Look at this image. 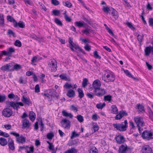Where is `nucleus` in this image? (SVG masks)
Listing matches in <instances>:
<instances>
[{"label": "nucleus", "mask_w": 153, "mask_h": 153, "mask_svg": "<svg viewBox=\"0 0 153 153\" xmlns=\"http://www.w3.org/2000/svg\"><path fill=\"white\" fill-rule=\"evenodd\" d=\"M111 113L117 114L118 113V109L116 105H112L111 106Z\"/></svg>", "instance_id": "25"}, {"label": "nucleus", "mask_w": 153, "mask_h": 153, "mask_svg": "<svg viewBox=\"0 0 153 153\" xmlns=\"http://www.w3.org/2000/svg\"><path fill=\"white\" fill-rule=\"evenodd\" d=\"M30 119L32 121H34L36 118V114L33 111H30L29 114Z\"/></svg>", "instance_id": "33"}, {"label": "nucleus", "mask_w": 153, "mask_h": 153, "mask_svg": "<svg viewBox=\"0 0 153 153\" xmlns=\"http://www.w3.org/2000/svg\"><path fill=\"white\" fill-rule=\"evenodd\" d=\"M67 11L65 10V11L63 13V14L64 15L65 19L67 22H71V21L72 19L71 18L69 17L68 16L67 14Z\"/></svg>", "instance_id": "35"}, {"label": "nucleus", "mask_w": 153, "mask_h": 153, "mask_svg": "<svg viewBox=\"0 0 153 153\" xmlns=\"http://www.w3.org/2000/svg\"><path fill=\"white\" fill-rule=\"evenodd\" d=\"M88 82V79L86 78H84L82 82V86L83 87L85 88L87 85V82Z\"/></svg>", "instance_id": "50"}, {"label": "nucleus", "mask_w": 153, "mask_h": 153, "mask_svg": "<svg viewBox=\"0 0 153 153\" xmlns=\"http://www.w3.org/2000/svg\"><path fill=\"white\" fill-rule=\"evenodd\" d=\"M38 61L37 57L36 56H33L31 59V62L32 64L33 65H36L35 63L37 62Z\"/></svg>", "instance_id": "48"}, {"label": "nucleus", "mask_w": 153, "mask_h": 153, "mask_svg": "<svg viewBox=\"0 0 153 153\" xmlns=\"http://www.w3.org/2000/svg\"><path fill=\"white\" fill-rule=\"evenodd\" d=\"M112 96L110 95H108L105 96L104 97V100L105 101H108L110 102L111 100Z\"/></svg>", "instance_id": "39"}, {"label": "nucleus", "mask_w": 153, "mask_h": 153, "mask_svg": "<svg viewBox=\"0 0 153 153\" xmlns=\"http://www.w3.org/2000/svg\"><path fill=\"white\" fill-rule=\"evenodd\" d=\"M70 109L75 112H76L78 111V108L73 105L71 106Z\"/></svg>", "instance_id": "64"}, {"label": "nucleus", "mask_w": 153, "mask_h": 153, "mask_svg": "<svg viewBox=\"0 0 153 153\" xmlns=\"http://www.w3.org/2000/svg\"><path fill=\"white\" fill-rule=\"evenodd\" d=\"M7 34L10 35V36H12L14 37L16 36L15 33L13 32L12 30L10 29L8 30Z\"/></svg>", "instance_id": "55"}, {"label": "nucleus", "mask_w": 153, "mask_h": 153, "mask_svg": "<svg viewBox=\"0 0 153 153\" xmlns=\"http://www.w3.org/2000/svg\"><path fill=\"white\" fill-rule=\"evenodd\" d=\"M77 120L80 122H82L83 121V118L82 116L81 115H78L77 116Z\"/></svg>", "instance_id": "62"}, {"label": "nucleus", "mask_w": 153, "mask_h": 153, "mask_svg": "<svg viewBox=\"0 0 153 153\" xmlns=\"http://www.w3.org/2000/svg\"><path fill=\"white\" fill-rule=\"evenodd\" d=\"M34 149V148L33 146H27V147L25 152L26 153H33Z\"/></svg>", "instance_id": "24"}, {"label": "nucleus", "mask_w": 153, "mask_h": 153, "mask_svg": "<svg viewBox=\"0 0 153 153\" xmlns=\"http://www.w3.org/2000/svg\"><path fill=\"white\" fill-rule=\"evenodd\" d=\"M4 24V19L3 15L0 14V25H3Z\"/></svg>", "instance_id": "54"}, {"label": "nucleus", "mask_w": 153, "mask_h": 153, "mask_svg": "<svg viewBox=\"0 0 153 153\" xmlns=\"http://www.w3.org/2000/svg\"><path fill=\"white\" fill-rule=\"evenodd\" d=\"M67 75L63 73L59 76V77L62 79L65 80V81H70L69 78L67 77Z\"/></svg>", "instance_id": "32"}, {"label": "nucleus", "mask_w": 153, "mask_h": 153, "mask_svg": "<svg viewBox=\"0 0 153 153\" xmlns=\"http://www.w3.org/2000/svg\"><path fill=\"white\" fill-rule=\"evenodd\" d=\"M126 24L127 25L128 27L131 29L134 30L135 29V27L133 26L131 22H127L126 23Z\"/></svg>", "instance_id": "58"}, {"label": "nucleus", "mask_w": 153, "mask_h": 153, "mask_svg": "<svg viewBox=\"0 0 153 153\" xmlns=\"http://www.w3.org/2000/svg\"><path fill=\"white\" fill-rule=\"evenodd\" d=\"M117 143L119 144L123 143L125 141V138L123 136L119 135L115 137Z\"/></svg>", "instance_id": "12"}, {"label": "nucleus", "mask_w": 153, "mask_h": 153, "mask_svg": "<svg viewBox=\"0 0 153 153\" xmlns=\"http://www.w3.org/2000/svg\"><path fill=\"white\" fill-rule=\"evenodd\" d=\"M145 55L146 56H148L150 53L153 55V48L152 46H149L146 47L144 49Z\"/></svg>", "instance_id": "13"}, {"label": "nucleus", "mask_w": 153, "mask_h": 153, "mask_svg": "<svg viewBox=\"0 0 153 153\" xmlns=\"http://www.w3.org/2000/svg\"><path fill=\"white\" fill-rule=\"evenodd\" d=\"M102 78V79L106 82H114L115 79V75L114 73L108 70L104 71Z\"/></svg>", "instance_id": "1"}, {"label": "nucleus", "mask_w": 153, "mask_h": 153, "mask_svg": "<svg viewBox=\"0 0 153 153\" xmlns=\"http://www.w3.org/2000/svg\"><path fill=\"white\" fill-rule=\"evenodd\" d=\"M93 54L95 58L98 59H101V57L98 55V53L97 51H95L94 52Z\"/></svg>", "instance_id": "56"}, {"label": "nucleus", "mask_w": 153, "mask_h": 153, "mask_svg": "<svg viewBox=\"0 0 153 153\" xmlns=\"http://www.w3.org/2000/svg\"><path fill=\"white\" fill-rule=\"evenodd\" d=\"M23 128H28L30 126L29 121L27 119H24L22 122Z\"/></svg>", "instance_id": "21"}, {"label": "nucleus", "mask_w": 153, "mask_h": 153, "mask_svg": "<svg viewBox=\"0 0 153 153\" xmlns=\"http://www.w3.org/2000/svg\"><path fill=\"white\" fill-rule=\"evenodd\" d=\"M134 120L137 125L139 132L140 133L141 132L140 127L143 126L145 125V123L143 117L137 116L134 118Z\"/></svg>", "instance_id": "2"}, {"label": "nucleus", "mask_w": 153, "mask_h": 153, "mask_svg": "<svg viewBox=\"0 0 153 153\" xmlns=\"http://www.w3.org/2000/svg\"><path fill=\"white\" fill-rule=\"evenodd\" d=\"M51 4L54 5L56 6L59 4V2L57 0H51Z\"/></svg>", "instance_id": "63"}, {"label": "nucleus", "mask_w": 153, "mask_h": 153, "mask_svg": "<svg viewBox=\"0 0 153 153\" xmlns=\"http://www.w3.org/2000/svg\"><path fill=\"white\" fill-rule=\"evenodd\" d=\"M137 39L139 42V43H141L142 42L143 39V34L140 35L138 34L137 35Z\"/></svg>", "instance_id": "49"}, {"label": "nucleus", "mask_w": 153, "mask_h": 153, "mask_svg": "<svg viewBox=\"0 0 153 153\" xmlns=\"http://www.w3.org/2000/svg\"><path fill=\"white\" fill-rule=\"evenodd\" d=\"M113 127L117 130L120 131H124L126 130L125 126L124 124L120 123H114L113 124Z\"/></svg>", "instance_id": "9"}, {"label": "nucleus", "mask_w": 153, "mask_h": 153, "mask_svg": "<svg viewBox=\"0 0 153 153\" xmlns=\"http://www.w3.org/2000/svg\"><path fill=\"white\" fill-rule=\"evenodd\" d=\"M2 115L6 117H11L13 114L12 110L9 108H6L4 109L2 112Z\"/></svg>", "instance_id": "5"}, {"label": "nucleus", "mask_w": 153, "mask_h": 153, "mask_svg": "<svg viewBox=\"0 0 153 153\" xmlns=\"http://www.w3.org/2000/svg\"><path fill=\"white\" fill-rule=\"evenodd\" d=\"M77 152L76 150L74 148H73L67 150L65 152V153H76Z\"/></svg>", "instance_id": "36"}, {"label": "nucleus", "mask_w": 153, "mask_h": 153, "mask_svg": "<svg viewBox=\"0 0 153 153\" xmlns=\"http://www.w3.org/2000/svg\"><path fill=\"white\" fill-rule=\"evenodd\" d=\"M11 66L10 64H6L5 65L2 66L1 68V70L3 71H13L14 69L12 70L10 69V68Z\"/></svg>", "instance_id": "19"}, {"label": "nucleus", "mask_w": 153, "mask_h": 153, "mask_svg": "<svg viewBox=\"0 0 153 153\" xmlns=\"http://www.w3.org/2000/svg\"><path fill=\"white\" fill-rule=\"evenodd\" d=\"M136 109L137 110V111L139 113H143L145 111L144 106L142 104H140V103H138L137 105Z\"/></svg>", "instance_id": "18"}, {"label": "nucleus", "mask_w": 153, "mask_h": 153, "mask_svg": "<svg viewBox=\"0 0 153 153\" xmlns=\"http://www.w3.org/2000/svg\"><path fill=\"white\" fill-rule=\"evenodd\" d=\"M6 97L5 95H1L0 94V102H3L6 100Z\"/></svg>", "instance_id": "53"}, {"label": "nucleus", "mask_w": 153, "mask_h": 153, "mask_svg": "<svg viewBox=\"0 0 153 153\" xmlns=\"http://www.w3.org/2000/svg\"><path fill=\"white\" fill-rule=\"evenodd\" d=\"M142 152V153H152V148L147 145H145L143 147Z\"/></svg>", "instance_id": "14"}, {"label": "nucleus", "mask_w": 153, "mask_h": 153, "mask_svg": "<svg viewBox=\"0 0 153 153\" xmlns=\"http://www.w3.org/2000/svg\"><path fill=\"white\" fill-rule=\"evenodd\" d=\"M89 153H98L97 150L95 147H92L90 149Z\"/></svg>", "instance_id": "44"}, {"label": "nucleus", "mask_w": 153, "mask_h": 153, "mask_svg": "<svg viewBox=\"0 0 153 153\" xmlns=\"http://www.w3.org/2000/svg\"><path fill=\"white\" fill-rule=\"evenodd\" d=\"M67 95L69 97H74L75 95L74 91L73 89H70L67 92Z\"/></svg>", "instance_id": "22"}, {"label": "nucleus", "mask_w": 153, "mask_h": 153, "mask_svg": "<svg viewBox=\"0 0 153 153\" xmlns=\"http://www.w3.org/2000/svg\"><path fill=\"white\" fill-rule=\"evenodd\" d=\"M73 46H74V48L75 49H78L79 50L83 53L84 54L85 53V52L83 51V49L79 47L78 45H76L75 44H74L73 45Z\"/></svg>", "instance_id": "42"}, {"label": "nucleus", "mask_w": 153, "mask_h": 153, "mask_svg": "<svg viewBox=\"0 0 153 153\" xmlns=\"http://www.w3.org/2000/svg\"><path fill=\"white\" fill-rule=\"evenodd\" d=\"M7 143L8 142L5 138L2 137L0 138V144L1 146H4L7 144Z\"/></svg>", "instance_id": "29"}, {"label": "nucleus", "mask_w": 153, "mask_h": 153, "mask_svg": "<svg viewBox=\"0 0 153 153\" xmlns=\"http://www.w3.org/2000/svg\"><path fill=\"white\" fill-rule=\"evenodd\" d=\"M62 3L64 6L68 8L71 7L72 6L71 3L70 2L68 1H63L62 2Z\"/></svg>", "instance_id": "41"}, {"label": "nucleus", "mask_w": 153, "mask_h": 153, "mask_svg": "<svg viewBox=\"0 0 153 153\" xmlns=\"http://www.w3.org/2000/svg\"><path fill=\"white\" fill-rule=\"evenodd\" d=\"M8 103L10 106L17 110L20 108L19 106H24V104L21 102H15L13 101H10Z\"/></svg>", "instance_id": "7"}, {"label": "nucleus", "mask_w": 153, "mask_h": 153, "mask_svg": "<svg viewBox=\"0 0 153 153\" xmlns=\"http://www.w3.org/2000/svg\"><path fill=\"white\" fill-rule=\"evenodd\" d=\"M132 149L125 143L122 144L118 149V153H131Z\"/></svg>", "instance_id": "3"}, {"label": "nucleus", "mask_w": 153, "mask_h": 153, "mask_svg": "<svg viewBox=\"0 0 153 153\" xmlns=\"http://www.w3.org/2000/svg\"><path fill=\"white\" fill-rule=\"evenodd\" d=\"M62 126L66 129H69L70 127V122L66 118L63 119L61 122Z\"/></svg>", "instance_id": "11"}, {"label": "nucleus", "mask_w": 153, "mask_h": 153, "mask_svg": "<svg viewBox=\"0 0 153 153\" xmlns=\"http://www.w3.org/2000/svg\"><path fill=\"white\" fill-rule=\"evenodd\" d=\"M93 128L94 132H95L98 131L99 129V126L96 123H93Z\"/></svg>", "instance_id": "47"}, {"label": "nucleus", "mask_w": 153, "mask_h": 153, "mask_svg": "<svg viewBox=\"0 0 153 153\" xmlns=\"http://www.w3.org/2000/svg\"><path fill=\"white\" fill-rule=\"evenodd\" d=\"M14 26L15 27L18 26L21 28H24L25 27L24 23L21 21H20L18 23L17 22H15Z\"/></svg>", "instance_id": "26"}, {"label": "nucleus", "mask_w": 153, "mask_h": 153, "mask_svg": "<svg viewBox=\"0 0 153 153\" xmlns=\"http://www.w3.org/2000/svg\"><path fill=\"white\" fill-rule=\"evenodd\" d=\"M22 101L25 103L26 104L28 105H30L31 103V102L30 101V100L27 97H25L24 96L22 97Z\"/></svg>", "instance_id": "31"}, {"label": "nucleus", "mask_w": 153, "mask_h": 153, "mask_svg": "<svg viewBox=\"0 0 153 153\" xmlns=\"http://www.w3.org/2000/svg\"><path fill=\"white\" fill-rule=\"evenodd\" d=\"M112 8L108 6H103L102 8V10L105 13L108 14L111 11Z\"/></svg>", "instance_id": "23"}, {"label": "nucleus", "mask_w": 153, "mask_h": 153, "mask_svg": "<svg viewBox=\"0 0 153 153\" xmlns=\"http://www.w3.org/2000/svg\"><path fill=\"white\" fill-rule=\"evenodd\" d=\"M54 137V134L53 132L48 133L47 135V137L49 139H51Z\"/></svg>", "instance_id": "57"}, {"label": "nucleus", "mask_w": 153, "mask_h": 153, "mask_svg": "<svg viewBox=\"0 0 153 153\" xmlns=\"http://www.w3.org/2000/svg\"><path fill=\"white\" fill-rule=\"evenodd\" d=\"M92 85L94 89H97L100 88L101 83L100 80L97 79L94 81Z\"/></svg>", "instance_id": "17"}, {"label": "nucleus", "mask_w": 153, "mask_h": 153, "mask_svg": "<svg viewBox=\"0 0 153 153\" xmlns=\"http://www.w3.org/2000/svg\"><path fill=\"white\" fill-rule=\"evenodd\" d=\"M105 105V104L104 102L102 104V103H100L97 104L96 105L97 108L99 109H102Z\"/></svg>", "instance_id": "43"}, {"label": "nucleus", "mask_w": 153, "mask_h": 153, "mask_svg": "<svg viewBox=\"0 0 153 153\" xmlns=\"http://www.w3.org/2000/svg\"><path fill=\"white\" fill-rule=\"evenodd\" d=\"M78 91L79 93L78 96L80 98H82L84 96V94L82 88H79L78 89Z\"/></svg>", "instance_id": "34"}, {"label": "nucleus", "mask_w": 153, "mask_h": 153, "mask_svg": "<svg viewBox=\"0 0 153 153\" xmlns=\"http://www.w3.org/2000/svg\"><path fill=\"white\" fill-rule=\"evenodd\" d=\"M125 73L128 77H131L132 78L134 79H137L135 77H133V75H132L130 73V72L128 70H125L124 71Z\"/></svg>", "instance_id": "45"}, {"label": "nucleus", "mask_w": 153, "mask_h": 153, "mask_svg": "<svg viewBox=\"0 0 153 153\" xmlns=\"http://www.w3.org/2000/svg\"><path fill=\"white\" fill-rule=\"evenodd\" d=\"M7 20L13 23L14 25L15 24V22H16V20L11 16L9 15L7 17Z\"/></svg>", "instance_id": "46"}, {"label": "nucleus", "mask_w": 153, "mask_h": 153, "mask_svg": "<svg viewBox=\"0 0 153 153\" xmlns=\"http://www.w3.org/2000/svg\"><path fill=\"white\" fill-rule=\"evenodd\" d=\"M16 141L19 143L23 144L26 142V137L22 135L16 137Z\"/></svg>", "instance_id": "15"}, {"label": "nucleus", "mask_w": 153, "mask_h": 153, "mask_svg": "<svg viewBox=\"0 0 153 153\" xmlns=\"http://www.w3.org/2000/svg\"><path fill=\"white\" fill-rule=\"evenodd\" d=\"M48 65L51 68V72H55L57 70V62L56 60L53 59L49 63Z\"/></svg>", "instance_id": "6"}, {"label": "nucleus", "mask_w": 153, "mask_h": 153, "mask_svg": "<svg viewBox=\"0 0 153 153\" xmlns=\"http://www.w3.org/2000/svg\"><path fill=\"white\" fill-rule=\"evenodd\" d=\"M90 28V27L88 26L87 28L85 30L82 31V33L86 35L88 34L91 32Z\"/></svg>", "instance_id": "38"}, {"label": "nucleus", "mask_w": 153, "mask_h": 153, "mask_svg": "<svg viewBox=\"0 0 153 153\" xmlns=\"http://www.w3.org/2000/svg\"><path fill=\"white\" fill-rule=\"evenodd\" d=\"M55 22L58 26H62L63 25L62 23L60 20L57 18L54 19Z\"/></svg>", "instance_id": "40"}, {"label": "nucleus", "mask_w": 153, "mask_h": 153, "mask_svg": "<svg viewBox=\"0 0 153 153\" xmlns=\"http://www.w3.org/2000/svg\"><path fill=\"white\" fill-rule=\"evenodd\" d=\"M7 52H8L9 56H11L13 53H14L15 52V50L14 48L11 47L7 49Z\"/></svg>", "instance_id": "37"}, {"label": "nucleus", "mask_w": 153, "mask_h": 153, "mask_svg": "<svg viewBox=\"0 0 153 153\" xmlns=\"http://www.w3.org/2000/svg\"><path fill=\"white\" fill-rule=\"evenodd\" d=\"M62 115L65 117H69L70 118H72L73 117V115L71 113H68L65 110H63L62 112Z\"/></svg>", "instance_id": "28"}, {"label": "nucleus", "mask_w": 153, "mask_h": 153, "mask_svg": "<svg viewBox=\"0 0 153 153\" xmlns=\"http://www.w3.org/2000/svg\"><path fill=\"white\" fill-rule=\"evenodd\" d=\"M153 133L151 131L146 130L144 131L142 134L143 138L144 139L149 140L153 138L152 137Z\"/></svg>", "instance_id": "4"}, {"label": "nucleus", "mask_w": 153, "mask_h": 153, "mask_svg": "<svg viewBox=\"0 0 153 153\" xmlns=\"http://www.w3.org/2000/svg\"><path fill=\"white\" fill-rule=\"evenodd\" d=\"M14 45L18 47H20L22 46V44L21 42L18 40H16L14 43Z\"/></svg>", "instance_id": "60"}, {"label": "nucleus", "mask_w": 153, "mask_h": 153, "mask_svg": "<svg viewBox=\"0 0 153 153\" xmlns=\"http://www.w3.org/2000/svg\"><path fill=\"white\" fill-rule=\"evenodd\" d=\"M75 26L79 28L82 27H85L84 26L85 23L83 21H77L74 23Z\"/></svg>", "instance_id": "27"}, {"label": "nucleus", "mask_w": 153, "mask_h": 153, "mask_svg": "<svg viewBox=\"0 0 153 153\" xmlns=\"http://www.w3.org/2000/svg\"><path fill=\"white\" fill-rule=\"evenodd\" d=\"M64 87L66 89L72 88L73 89H76L77 87V86L76 84L74 85L73 86H72L71 84H69L68 82H66L64 86Z\"/></svg>", "instance_id": "20"}, {"label": "nucleus", "mask_w": 153, "mask_h": 153, "mask_svg": "<svg viewBox=\"0 0 153 153\" xmlns=\"http://www.w3.org/2000/svg\"><path fill=\"white\" fill-rule=\"evenodd\" d=\"M52 13L55 16H58L60 13V11L59 10H53Z\"/></svg>", "instance_id": "59"}, {"label": "nucleus", "mask_w": 153, "mask_h": 153, "mask_svg": "<svg viewBox=\"0 0 153 153\" xmlns=\"http://www.w3.org/2000/svg\"><path fill=\"white\" fill-rule=\"evenodd\" d=\"M94 92L96 95L101 97L105 94L106 91L104 89H101L100 88L97 89H94Z\"/></svg>", "instance_id": "8"}, {"label": "nucleus", "mask_w": 153, "mask_h": 153, "mask_svg": "<svg viewBox=\"0 0 153 153\" xmlns=\"http://www.w3.org/2000/svg\"><path fill=\"white\" fill-rule=\"evenodd\" d=\"M8 143L9 149L12 151L14 150L15 148V146L14 141L13 139L10 138H9Z\"/></svg>", "instance_id": "16"}, {"label": "nucleus", "mask_w": 153, "mask_h": 153, "mask_svg": "<svg viewBox=\"0 0 153 153\" xmlns=\"http://www.w3.org/2000/svg\"><path fill=\"white\" fill-rule=\"evenodd\" d=\"M21 66L20 65L16 64L15 65L13 66L14 69L16 70H18L21 69Z\"/></svg>", "instance_id": "61"}, {"label": "nucleus", "mask_w": 153, "mask_h": 153, "mask_svg": "<svg viewBox=\"0 0 153 153\" xmlns=\"http://www.w3.org/2000/svg\"><path fill=\"white\" fill-rule=\"evenodd\" d=\"M116 116L115 119L116 120H119L122 119L123 117L125 116H127L128 115V114L126 111L123 110H121L119 111Z\"/></svg>", "instance_id": "10"}, {"label": "nucleus", "mask_w": 153, "mask_h": 153, "mask_svg": "<svg viewBox=\"0 0 153 153\" xmlns=\"http://www.w3.org/2000/svg\"><path fill=\"white\" fill-rule=\"evenodd\" d=\"M26 80L25 78L23 76L19 77V82L20 84H24L26 83Z\"/></svg>", "instance_id": "51"}, {"label": "nucleus", "mask_w": 153, "mask_h": 153, "mask_svg": "<svg viewBox=\"0 0 153 153\" xmlns=\"http://www.w3.org/2000/svg\"><path fill=\"white\" fill-rule=\"evenodd\" d=\"M79 135V134L77 133L75 131H73L72 132L71 138V139H73L74 137H78Z\"/></svg>", "instance_id": "52"}, {"label": "nucleus", "mask_w": 153, "mask_h": 153, "mask_svg": "<svg viewBox=\"0 0 153 153\" xmlns=\"http://www.w3.org/2000/svg\"><path fill=\"white\" fill-rule=\"evenodd\" d=\"M111 11L112 16H113L116 19L118 17L117 12L113 8H112V10H111Z\"/></svg>", "instance_id": "30"}]
</instances>
